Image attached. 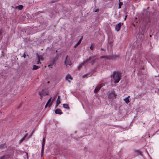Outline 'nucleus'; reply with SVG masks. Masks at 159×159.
<instances>
[{
	"label": "nucleus",
	"mask_w": 159,
	"mask_h": 159,
	"mask_svg": "<svg viewBox=\"0 0 159 159\" xmlns=\"http://www.w3.org/2000/svg\"><path fill=\"white\" fill-rule=\"evenodd\" d=\"M39 67H40L39 66H36L35 65H34L33 66V68L32 69L33 70H36L37 69H38Z\"/></svg>",
	"instance_id": "19"
},
{
	"label": "nucleus",
	"mask_w": 159,
	"mask_h": 159,
	"mask_svg": "<svg viewBox=\"0 0 159 159\" xmlns=\"http://www.w3.org/2000/svg\"><path fill=\"white\" fill-rule=\"evenodd\" d=\"M55 112L56 114L61 115L62 114V112L60 109H56Z\"/></svg>",
	"instance_id": "10"
},
{
	"label": "nucleus",
	"mask_w": 159,
	"mask_h": 159,
	"mask_svg": "<svg viewBox=\"0 0 159 159\" xmlns=\"http://www.w3.org/2000/svg\"><path fill=\"white\" fill-rule=\"evenodd\" d=\"M127 16V15L125 16V17L124 19L125 20H126Z\"/></svg>",
	"instance_id": "35"
},
{
	"label": "nucleus",
	"mask_w": 159,
	"mask_h": 159,
	"mask_svg": "<svg viewBox=\"0 0 159 159\" xmlns=\"http://www.w3.org/2000/svg\"><path fill=\"white\" fill-rule=\"evenodd\" d=\"M61 102L60 100V96H58V98L57 99V100L56 102V103L58 104H59L61 103Z\"/></svg>",
	"instance_id": "20"
},
{
	"label": "nucleus",
	"mask_w": 159,
	"mask_h": 159,
	"mask_svg": "<svg viewBox=\"0 0 159 159\" xmlns=\"http://www.w3.org/2000/svg\"><path fill=\"white\" fill-rule=\"evenodd\" d=\"M119 57V56H118L116 55H111L109 56H102L101 57V58H107V59L108 60H113L116 58H118Z\"/></svg>",
	"instance_id": "2"
},
{
	"label": "nucleus",
	"mask_w": 159,
	"mask_h": 159,
	"mask_svg": "<svg viewBox=\"0 0 159 159\" xmlns=\"http://www.w3.org/2000/svg\"><path fill=\"white\" fill-rule=\"evenodd\" d=\"M36 62L37 64H41V62H40V61L39 60V59H37V61H36Z\"/></svg>",
	"instance_id": "28"
},
{
	"label": "nucleus",
	"mask_w": 159,
	"mask_h": 159,
	"mask_svg": "<svg viewBox=\"0 0 159 159\" xmlns=\"http://www.w3.org/2000/svg\"><path fill=\"white\" fill-rule=\"evenodd\" d=\"M37 59H39V60H40V61H43V57L42 55L37 56Z\"/></svg>",
	"instance_id": "15"
},
{
	"label": "nucleus",
	"mask_w": 159,
	"mask_h": 159,
	"mask_svg": "<svg viewBox=\"0 0 159 159\" xmlns=\"http://www.w3.org/2000/svg\"><path fill=\"white\" fill-rule=\"evenodd\" d=\"M149 7H147V9H149Z\"/></svg>",
	"instance_id": "43"
},
{
	"label": "nucleus",
	"mask_w": 159,
	"mask_h": 159,
	"mask_svg": "<svg viewBox=\"0 0 159 159\" xmlns=\"http://www.w3.org/2000/svg\"><path fill=\"white\" fill-rule=\"evenodd\" d=\"M82 38H83V37H82L78 41V42L80 43H81L82 40Z\"/></svg>",
	"instance_id": "30"
},
{
	"label": "nucleus",
	"mask_w": 159,
	"mask_h": 159,
	"mask_svg": "<svg viewBox=\"0 0 159 159\" xmlns=\"http://www.w3.org/2000/svg\"><path fill=\"white\" fill-rule=\"evenodd\" d=\"M104 85V84L102 83L97 86L94 90V93H97Z\"/></svg>",
	"instance_id": "5"
},
{
	"label": "nucleus",
	"mask_w": 159,
	"mask_h": 159,
	"mask_svg": "<svg viewBox=\"0 0 159 159\" xmlns=\"http://www.w3.org/2000/svg\"><path fill=\"white\" fill-rule=\"evenodd\" d=\"M142 29V32L143 34L145 31V26H144L143 27H142L141 28V30Z\"/></svg>",
	"instance_id": "23"
},
{
	"label": "nucleus",
	"mask_w": 159,
	"mask_h": 159,
	"mask_svg": "<svg viewBox=\"0 0 159 159\" xmlns=\"http://www.w3.org/2000/svg\"><path fill=\"white\" fill-rule=\"evenodd\" d=\"M68 57V56H67L66 58V60L65 61V64L66 65V66L67 65H71V61L69 59H67V58Z\"/></svg>",
	"instance_id": "7"
},
{
	"label": "nucleus",
	"mask_w": 159,
	"mask_h": 159,
	"mask_svg": "<svg viewBox=\"0 0 159 159\" xmlns=\"http://www.w3.org/2000/svg\"><path fill=\"white\" fill-rule=\"evenodd\" d=\"M114 80V83H118L119 82L121 77V73L119 71H114L111 76Z\"/></svg>",
	"instance_id": "1"
},
{
	"label": "nucleus",
	"mask_w": 159,
	"mask_h": 159,
	"mask_svg": "<svg viewBox=\"0 0 159 159\" xmlns=\"http://www.w3.org/2000/svg\"><path fill=\"white\" fill-rule=\"evenodd\" d=\"M57 97V95H56L55 96H54V97L53 98H52V102H51V103L49 104V107H50L52 105V103H53V102L54 101V100L56 99V98Z\"/></svg>",
	"instance_id": "13"
},
{
	"label": "nucleus",
	"mask_w": 159,
	"mask_h": 159,
	"mask_svg": "<svg viewBox=\"0 0 159 159\" xmlns=\"http://www.w3.org/2000/svg\"><path fill=\"white\" fill-rule=\"evenodd\" d=\"M48 105H47V104H46L45 106V108H46L48 106Z\"/></svg>",
	"instance_id": "41"
},
{
	"label": "nucleus",
	"mask_w": 159,
	"mask_h": 159,
	"mask_svg": "<svg viewBox=\"0 0 159 159\" xmlns=\"http://www.w3.org/2000/svg\"><path fill=\"white\" fill-rule=\"evenodd\" d=\"M133 25H134V26H135V24H134V23L133 24Z\"/></svg>",
	"instance_id": "42"
},
{
	"label": "nucleus",
	"mask_w": 159,
	"mask_h": 159,
	"mask_svg": "<svg viewBox=\"0 0 159 159\" xmlns=\"http://www.w3.org/2000/svg\"><path fill=\"white\" fill-rule=\"evenodd\" d=\"M80 44V43H79V42H78L75 45H74V48H76V47L79 45Z\"/></svg>",
	"instance_id": "27"
},
{
	"label": "nucleus",
	"mask_w": 159,
	"mask_h": 159,
	"mask_svg": "<svg viewBox=\"0 0 159 159\" xmlns=\"http://www.w3.org/2000/svg\"><path fill=\"white\" fill-rule=\"evenodd\" d=\"M123 25V23L120 22L117 24L115 26V29L117 31H119L121 28V26Z\"/></svg>",
	"instance_id": "6"
},
{
	"label": "nucleus",
	"mask_w": 159,
	"mask_h": 159,
	"mask_svg": "<svg viewBox=\"0 0 159 159\" xmlns=\"http://www.w3.org/2000/svg\"><path fill=\"white\" fill-rule=\"evenodd\" d=\"M134 153L135 155V156H136L139 155H142V152L140 150H134Z\"/></svg>",
	"instance_id": "9"
},
{
	"label": "nucleus",
	"mask_w": 159,
	"mask_h": 159,
	"mask_svg": "<svg viewBox=\"0 0 159 159\" xmlns=\"http://www.w3.org/2000/svg\"><path fill=\"white\" fill-rule=\"evenodd\" d=\"M112 46V43L111 42L109 43L108 44L107 48L108 50H111Z\"/></svg>",
	"instance_id": "12"
},
{
	"label": "nucleus",
	"mask_w": 159,
	"mask_h": 159,
	"mask_svg": "<svg viewBox=\"0 0 159 159\" xmlns=\"http://www.w3.org/2000/svg\"><path fill=\"white\" fill-rule=\"evenodd\" d=\"M66 79L67 80H68V81L69 82H70V81H69V80H68V79H70V80H72V78L71 77V76H70V75L69 74H68L66 76Z\"/></svg>",
	"instance_id": "14"
},
{
	"label": "nucleus",
	"mask_w": 159,
	"mask_h": 159,
	"mask_svg": "<svg viewBox=\"0 0 159 159\" xmlns=\"http://www.w3.org/2000/svg\"><path fill=\"white\" fill-rule=\"evenodd\" d=\"M116 95L115 93L113 92H111L109 93L108 95V98H109L111 99H113L116 98Z\"/></svg>",
	"instance_id": "4"
},
{
	"label": "nucleus",
	"mask_w": 159,
	"mask_h": 159,
	"mask_svg": "<svg viewBox=\"0 0 159 159\" xmlns=\"http://www.w3.org/2000/svg\"><path fill=\"white\" fill-rule=\"evenodd\" d=\"M39 95L40 96V99L42 100V98H43V96H42L43 95L42 94V93L41 92H39Z\"/></svg>",
	"instance_id": "25"
},
{
	"label": "nucleus",
	"mask_w": 159,
	"mask_h": 159,
	"mask_svg": "<svg viewBox=\"0 0 159 159\" xmlns=\"http://www.w3.org/2000/svg\"><path fill=\"white\" fill-rule=\"evenodd\" d=\"M45 90L43 89L42 90V92H41L42 93V94L43 95H48V93H47L45 92Z\"/></svg>",
	"instance_id": "17"
},
{
	"label": "nucleus",
	"mask_w": 159,
	"mask_h": 159,
	"mask_svg": "<svg viewBox=\"0 0 159 159\" xmlns=\"http://www.w3.org/2000/svg\"><path fill=\"white\" fill-rule=\"evenodd\" d=\"M59 105V104H57L56 103V106H55V108H57L58 106Z\"/></svg>",
	"instance_id": "39"
},
{
	"label": "nucleus",
	"mask_w": 159,
	"mask_h": 159,
	"mask_svg": "<svg viewBox=\"0 0 159 159\" xmlns=\"http://www.w3.org/2000/svg\"><path fill=\"white\" fill-rule=\"evenodd\" d=\"M120 0H119V1H120Z\"/></svg>",
	"instance_id": "47"
},
{
	"label": "nucleus",
	"mask_w": 159,
	"mask_h": 159,
	"mask_svg": "<svg viewBox=\"0 0 159 159\" xmlns=\"http://www.w3.org/2000/svg\"><path fill=\"white\" fill-rule=\"evenodd\" d=\"M129 96L128 97L124 99V100L125 101V102L126 103H128L129 102Z\"/></svg>",
	"instance_id": "18"
},
{
	"label": "nucleus",
	"mask_w": 159,
	"mask_h": 159,
	"mask_svg": "<svg viewBox=\"0 0 159 159\" xmlns=\"http://www.w3.org/2000/svg\"><path fill=\"white\" fill-rule=\"evenodd\" d=\"M63 107L65 108L68 109H70V107H69L68 105L67 104H63Z\"/></svg>",
	"instance_id": "16"
},
{
	"label": "nucleus",
	"mask_w": 159,
	"mask_h": 159,
	"mask_svg": "<svg viewBox=\"0 0 159 159\" xmlns=\"http://www.w3.org/2000/svg\"><path fill=\"white\" fill-rule=\"evenodd\" d=\"M123 4V3L122 2H120L119 3V8H121V6Z\"/></svg>",
	"instance_id": "22"
},
{
	"label": "nucleus",
	"mask_w": 159,
	"mask_h": 159,
	"mask_svg": "<svg viewBox=\"0 0 159 159\" xmlns=\"http://www.w3.org/2000/svg\"><path fill=\"white\" fill-rule=\"evenodd\" d=\"M90 48L91 50H93V47L92 46V45H91V46L90 47Z\"/></svg>",
	"instance_id": "33"
},
{
	"label": "nucleus",
	"mask_w": 159,
	"mask_h": 159,
	"mask_svg": "<svg viewBox=\"0 0 159 159\" xmlns=\"http://www.w3.org/2000/svg\"><path fill=\"white\" fill-rule=\"evenodd\" d=\"M23 8V6L22 5H20L18 6L17 7V8L19 10H21Z\"/></svg>",
	"instance_id": "21"
},
{
	"label": "nucleus",
	"mask_w": 159,
	"mask_h": 159,
	"mask_svg": "<svg viewBox=\"0 0 159 159\" xmlns=\"http://www.w3.org/2000/svg\"><path fill=\"white\" fill-rule=\"evenodd\" d=\"M21 104H20L19 106L18 107V108L19 109L21 107Z\"/></svg>",
	"instance_id": "38"
},
{
	"label": "nucleus",
	"mask_w": 159,
	"mask_h": 159,
	"mask_svg": "<svg viewBox=\"0 0 159 159\" xmlns=\"http://www.w3.org/2000/svg\"><path fill=\"white\" fill-rule=\"evenodd\" d=\"M25 137L23 138H22L21 140H20V142H22L25 139Z\"/></svg>",
	"instance_id": "34"
},
{
	"label": "nucleus",
	"mask_w": 159,
	"mask_h": 159,
	"mask_svg": "<svg viewBox=\"0 0 159 159\" xmlns=\"http://www.w3.org/2000/svg\"><path fill=\"white\" fill-rule=\"evenodd\" d=\"M96 59L93 60L91 62V63L92 65H93L95 62Z\"/></svg>",
	"instance_id": "24"
},
{
	"label": "nucleus",
	"mask_w": 159,
	"mask_h": 159,
	"mask_svg": "<svg viewBox=\"0 0 159 159\" xmlns=\"http://www.w3.org/2000/svg\"><path fill=\"white\" fill-rule=\"evenodd\" d=\"M5 155H4L3 156L1 157L0 158V159H5Z\"/></svg>",
	"instance_id": "29"
},
{
	"label": "nucleus",
	"mask_w": 159,
	"mask_h": 159,
	"mask_svg": "<svg viewBox=\"0 0 159 159\" xmlns=\"http://www.w3.org/2000/svg\"><path fill=\"white\" fill-rule=\"evenodd\" d=\"M158 77H159V75H158Z\"/></svg>",
	"instance_id": "45"
},
{
	"label": "nucleus",
	"mask_w": 159,
	"mask_h": 159,
	"mask_svg": "<svg viewBox=\"0 0 159 159\" xmlns=\"http://www.w3.org/2000/svg\"><path fill=\"white\" fill-rule=\"evenodd\" d=\"M4 145L3 144H1L0 145V148L2 147Z\"/></svg>",
	"instance_id": "37"
},
{
	"label": "nucleus",
	"mask_w": 159,
	"mask_h": 159,
	"mask_svg": "<svg viewBox=\"0 0 159 159\" xmlns=\"http://www.w3.org/2000/svg\"><path fill=\"white\" fill-rule=\"evenodd\" d=\"M52 98H50L48 101L47 103H46L47 105H48L49 103L51 102V101Z\"/></svg>",
	"instance_id": "26"
},
{
	"label": "nucleus",
	"mask_w": 159,
	"mask_h": 159,
	"mask_svg": "<svg viewBox=\"0 0 159 159\" xmlns=\"http://www.w3.org/2000/svg\"><path fill=\"white\" fill-rule=\"evenodd\" d=\"M51 66V65H49L48 66Z\"/></svg>",
	"instance_id": "44"
},
{
	"label": "nucleus",
	"mask_w": 159,
	"mask_h": 159,
	"mask_svg": "<svg viewBox=\"0 0 159 159\" xmlns=\"http://www.w3.org/2000/svg\"><path fill=\"white\" fill-rule=\"evenodd\" d=\"M87 75H88V74H85V75H83V77L84 78V77H85L87 76Z\"/></svg>",
	"instance_id": "36"
},
{
	"label": "nucleus",
	"mask_w": 159,
	"mask_h": 159,
	"mask_svg": "<svg viewBox=\"0 0 159 159\" xmlns=\"http://www.w3.org/2000/svg\"><path fill=\"white\" fill-rule=\"evenodd\" d=\"M143 14H145V17L146 18H148L150 15L149 12L146 10H144V13Z\"/></svg>",
	"instance_id": "11"
},
{
	"label": "nucleus",
	"mask_w": 159,
	"mask_h": 159,
	"mask_svg": "<svg viewBox=\"0 0 159 159\" xmlns=\"http://www.w3.org/2000/svg\"><path fill=\"white\" fill-rule=\"evenodd\" d=\"M45 142V138H43V140L42 148L41 150L42 155H43L44 150V145Z\"/></svg>",
	"instance_id": "8"
},
{
	"label": "nucleus",
	"mask_w": 159,
	"mask_h": 159,
	"mask_svg": "<svg viewBox=\"0 0 159 159\" xmlns=\"http://www.w3.org/2000/svg\"><path fill=\"white\" fill-rule=\"evenodd\" d=\"M3 30H2V29H1L0 30V35H1L2 34V33L3 32Z\"/></svg>",
	"instance_id": "32"
},
{
	"label": "nucleus",
	"mask_w": 159,
	"mask_h": 159,
	"mask_svg": "<svg viewBox=\"0 0 159 159\" xmlns=\"http://www.w3.org/2000/svg\"><path fill=\"white\" fill-rule=\"evenodd\" d=\"M158 91H159V89H158Z\"/></svg>",
	"instance_id": "46"
},
{
	"label": "nucleus",
	"mask_w": 159,
	"mask_h": 159,
	"mask_svg": "<svg viewBox=\"0 0 159 159\" xmlns=\"http://www.w3.org/2000/svg\"><path fill=\"white\" fill-rule=\"evenodd\" d=\"M95 57L94 56H91L90 57H89V58H88L86 60V61H84L83 63H82L81 64H80L79 66H78V68L79 69H80V68H81L82 65L84 66L85 64L88 61H90L92 59H93Z\"/></svg>",
	"instance_id": "3"
},
{
	"label": "nucleus",
	"mask_w": 159,
	"mask_h": 159,
	"mask_svg": "<svg viewBox=\"0 0 159 159\" xmlns=\"http://www.w3.org/2000/svg\"><path fill=\"white\" fill-rule=\"evenodd\" d=\"M43 11H39L37 12V14H39L40 13H43Z\"/></svg>",
	"instance_id": "31"
},
{
	"label": "nucleus",
	"mask_w": 159,
	"mask_h": 159,
	"mask_svg": "<svg viewBox=\"0 0 159 159\" xmlns=\"http://www.w3.org/2000/svg\"><path fill=\"white\" fill-rule=\"evenodd\" d=\"M22 57H23L24 58H25V57H26V55L24 54V55L22 56Z\"/></svg>",
	"instance_id": "40"
}]
</instances>
